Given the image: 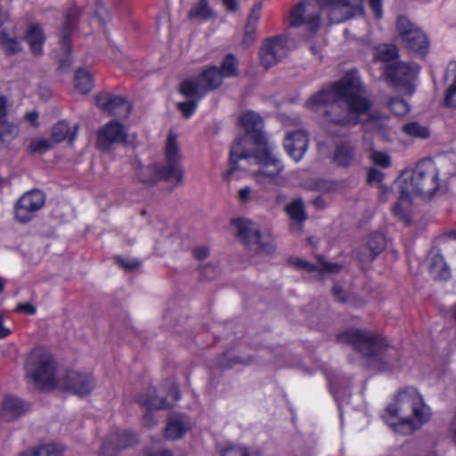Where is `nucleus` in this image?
<instances>
[{
    "label": "nucleus",
    "instance_id": "72a5a7b5",
    "mask_svg": "<svg viewBox=\"0 0 456 456\" xmlns=\"http://www.w3.org/2000/svg\"><path fill=\"white\" fill-rule=\"evenodd\" d=\"M222 77H234L239 75V61L238 59L232 53H228L224 58L221 67L218 68Z\"/></svg>",
    "mask_w": 456,
    "mask_h": 456
},
{
    "label": "nucleus",
    "instance_id": "423d86ee",
    "mask_svg": "<svg viewBox=\"0 0 456 456\" xmlns=\"http://www.w3.org/2000/svg\"><path fill=\"white\" fill-rule=\"evenodd\" d=\"M181 157L177 136L175 133L169 132L165 147L166 164L161 166L152 163L140 167L136 175L141 183L147 185H152L159 180H174L176 183H182L183 168L181 165Z\"/></svg>",
    "mask_w": 456,
    "mask_h": 456
},
{
    "label": "nucleus",
    "instance_id": "393cba45",
    "mask_svg": "<svg viewBox=\"0 0 456 456\" xmlns=\"http://www.w3.org/2000/svg\"><path fill=\"white\" fill-rule=\"evenodd\" d=\"M428 261L429 272L435 279L446 281L451 277L450 267L438 249L429 252Z\"/></svg>",
    "mask_w": 456,
    "mask_h": 456
},
{
    "label": "nucleus",
    "instance_id": "e433bc0d",
    "mask_svg": "<svg viewBox=\"0 0 456 456\" xmlns=\"http://www.w3.org/2000/svg\"><path fill=\"white\" fill-rule=\"evenodd\" d=\"M386 248V240L385 237L380 233H373L370 236L368 241V248L370 251L371 255L370 256V261H373V259L380 254Z\"/></svg>",
    "mask_w": 456,
    "mask_h": 456
},
{
    "label": "nucleus",
    "instance_id": "603ef678",
    "mask_svg": "<svg viewBox=\"0 0 456 456\" xmlns=\"http://www.w3.org/2000/svg\"><path fill=\"white\" fill-rule=\"evenodd\" d=\"M295 265L301 268V269H304L305 271H307L308 273H314V272H318L319 271V267L305 261V260H303V259H299L297 258L296 261H295Z\"/></svg>",
    "mask_w": 456,
    "mask_h": 456
},
{
    "label": "nucleus",
    "instance_id": "6e6d98bb",
    "mask_svg": "<svg viewBox=\"0 0 456 456\" xmlns=\"http://www.w3.org/2000/svg\"><path fill=\"white\" fill-rule=\"evenodd\" d=\"M332 294L337 301L346 303V298L343 295L342 288L338 284H335L332 288Z\"/></svg>",
    "mask_w": 456,
    "mask_h": 456
},
{
    "label": "nucleus",
    "instance_id": "2eb2a0df",
    "mask_svg": "<svg viewBox=\"0 0 456 456\" xmlns=\"http://www.w3.org/2000/svg\"><path fill=\"white\" fill-rule=\"evenodd\" d=\"M240 122L245 129L246 134L240 137L234 144L240 139H245L246 142L242 144V149L247 150L246 146L248 142V137L258 148L268 144L266 135L262 132L263 119L258 114L254 111L244 112L240 118Z\"/></svg>",
    "mask_w": 456,
    "mask_h": 456
},
{
    "label": "nucleus",
    "instance_id": "f03ea898",
    "mask_svg": "<svg viewBox=\"0 0 456 456\" xmlns=\"http://www.w3.org/2000/svg\"><path fill=\"white\" fill-rule=\"evenodd\" d=\"M320 10L324 12L330 23H340L362 14L361 0H303L290 12L289 26L297 28L307 25L315 32L320 27Z\"/></svg>",
    "mask_w": 456,
    "mask_h": 456
},
{
    "label": "nucleus",
    "instance_id": "3c124183",
    "mask_svg": "<svg viewBox=\"0 0 456 456\" xmlns=\"http://www.w3.org/2000/svg\"><path fill=\"white\" fill-rule=\"evenodd\" d=\"M369 5L371 8L375 17L381 19L383 16V0H369Z\"/></svg>",
    "mask_w": 456,
    "mask_h": 456
},
{
    "label": "nucleus",
    "instance_id": "13d9d810",
    "mask_svg": "<svg viewBox=\"0 0 456 456\" xmlns=\"http://www.w3.org/2000/svg\"><path fill=\"white\" fill-rule=\"evenodd\" d=\"M251 189L249 187L241 188L239 191V200L241 203H247L250 200Z\"/></svg>",
    "mask_w": 456,
    "mask_h": 456
},
{
    "label": "nucleus",
    "instance_id": "774afa93",
    "mask_svg": "<svg viewBox=\"0 0 456 456\" xmlns=\"http://www.w3.org/2000/svg\"><path fill=\"white\" fill-rule=\"evenodd\" d=\"M313 203L319 209H322L325 207V201L322 197H317Z\"/></svg>",
    "mask_w": 456,
    "mask_h": 456
},
{
    "label": "nucleus",
    "instance_id": "1a4fd4ad",
    "mask_svg": "<svg viewBox=\"0 0 456 456\" xmlns=\"http://www.w3.org/2000/svg\"><path fill=\"white\" fill-rule=\"evenodd\" d=\"M224 77L216 66L204 69L198 78L185 79L180 84V93L187 98L202 99L208 91L218 88Z\"/></svg>",
    "mask_w": 456,
    "mask_h": 456
},
{
    "label": "nucleus",
    "instance_id": "ddd939ff",
    "mask_svg": "<svg viewBox=\"0 0 456 456\" xmlns=\"http://www.w3.org/2000/svg\"><path fill=\"white\" fill-rule=\"evenodd\" d=\"M289 38L284 35L265 38L259 50L261 64L269 69L285 58L289 53Z\"/></svg>",
    "mask_w": 456,
    "mask_h": 456
},
{
    "label": "nucleus",
    "instance_id": "338daca9",
    "mask_svg": "<svg viewBox=\"0 0 456 456\" xmlns=\"http://www.w3.org/2000/svg\"><path fill=\"white\" fill-rule=\"evenodd\" d=\"M169 393L175 401L180 399L178 388L175 384L171 386Z\"/></svg>",
    "mask_w": 456,
    "mask_h": 456
},
{
    "label": "nucleus",
    "instance_id": "dca6fc26",
    "mask_svg": "<svg viewBox=\"0 0 456 456\" xmlns=\"http://www.w3.org/2000/svg\"><path fill=\"white\" fill-rule=\"evenodd\" d=\"M126 138L123 125L112 120L98 130L96 145L101 151H109L114 144L125 142Z\"/></svg>",
    "mask_w": 456,
    "mask_h": 456
},
{
    "label": "nucleus",
    "instance_id": "49530a36",
    "mask_svg": "<svg viewBox=\"0 0 456 456\" xmlns=\"http://www.w3.org/2000/svg\"><path fill=\"white\" fill-rule=\"evenodd\" d=\"M370 159L375 165H378L383 168H387L391 165L390 157L382 151H373L370 154Z\"/></svg>",
    "mask_w": 456,
    "mask_h": 456
},
{
    "label": "nucleus",
    "instance_id": "9b49d317",
    "mask_svg": "<svg viewBox=\"0 0 456 456\" xmlns=\"http://www.w3.org/2000/svg\"><path fill=\"white\" fill-rule=\"evenodd\" d=\"M419 71V67L417 64L397 61L387 64L384 75L390 86L397 89H403L405 94L411 95L415 91L413 81L416 79Z\"/></svg>",
    "mask_w": 456,
    "mask_h": 456
},
{
    "label": "nucleus",
    "instance_id": "c9c22d12",
    "mask_svg": "<svg viewBox=\"0 0 456 456\" xmlns=\"http://www.w3.org/2000/svg\"><path fill=\"white\" fill-rule=\"evenodd\" d=\"M186 431L185 425L179 419H171L168 421L165 436L167 439L176 440L181 438Z\"/></svg>",
    "mask_w": 456,
    "mask_h": 456
},
{
    "label": "nucleus",
    "instance_id": "e2e57ef3",
    "mask_svg": "<svg viewBox=\"0 0 456 456\" xmlns=\"http://www.w3.org/2000/svg\"><path fill=\"white\" fill-rule=\"evenodd\" d=\"M7 115V98L4 95H0V120L4 118Z\"/></svg>",
    "mask_w": 456,
    "mask_h": 456
},
{
    "label": "nucleus",
    "instance_id": "aec40b11",
    "mask_svg": "<svg viewBox=\"0 0 456 456\" xmlns=\"http://www.w3.org/2000/svg\"><path fill=\"white\" fill-rule=\"evenodd\" d=\"M135 441V436L130 432H116L110 436V441L103 443L101 450L102 456H116L119 449L131 446Z\"/></svg>",
    "mask_w": 456,
    "mask_h": 456
},
{
    "label": "nucleus",
    "instance_id": "4d7b16f0",
    "mask_svg": "<svg viewBox=\"0 0 456 456\" xmlns=\"http://www.w3.org/2000/svg\"><path fill=\"white\" fill-rule=\"evenodd\" d=\"M208 255H209V250H208V248H207L205 247L196 248L193 251V256H195V258H197L199 260H203V259L207 258Z\"/></svg>",
    "mask_w": 456,
    "mask_h": 456
},
{
    "label": "nucleus",
    "instance_id": "79ce46f5",
    "mask_svg": "<svg viewBox=\"0 0 456 456\" xmlns=\"http://www.w3.org/2000/svg\"><path fill=\"white\" fill-rule=\"evenodd\" d=\"M387 120V118L385 117L372 114L369 117V119L364 124V126L368 130L373 129L377 131H382L386 128Z\"/></svg>",
    "mask_w": 456,
    "mask_h": 456
},
{
    "label": "nucleus",
    "instance_id": "c85d7f7f",
    "mask_svg": "<svg viewBox=\"0 0 456 456\" xmlns=\"http://www.w3.org/2000/svg\"><path fill=\"white\" fill-rule=\"evenodd\" d=\"M25 40L28 44L30 51L35 55H40L43 53L45 43V35L42 28L37 24H31L25 35Z\"/></svg>",
    "mask_w": 456,
    "mask_h": 456
},
{
    "label": "nucleus",
    "instance_id": "2f4dec72",
    "mask_svg": "<svg viewBox=\"0 0 456 456\" xmlns=\"http://www.w3.org/2000/svg\"><path fill=\"white\" fill-rule=\"evenodd\" d=\"M74 87L81 94L90 93L94 88L92 74L85 69H78L74 76Z\"/></svg>",
    "mask_w": 456,
    "mask_h": 456
},
{
    "label": "nucleus",
    "instance_id": "58836bf2",
    "mask_svg": "<svg viewBox=\"0 0 456 456\" xmlns=\"http://www.w3.org/2000/svg\"><path fill=\"white\" fill-rule=\"evenodd\" d=\"M19 133V127L13 123L0 120V141L9 142L13 140Z\"/></svg>",
    "mask_w": 456,
    "mask_h": 456
},
{
    "label": "nucleus",
    "instance_id": "f704fd0d",
    "mask_svg": "<svg viewBox=\"0 0 456 456\" xmlns=\"http://www.w3.org/2000/svg\"><path fill=\"white\" fill-rule=\"evenodd\" d=\"M398 57V50L393 45H382L375 49L374 61L388 62Z\"/></svg>",
    "mask_w": 456,
    "mask_h": 456
},
{
    "label": "nucleus",
    "instance_id": "bf43d9fd",
    "mask_svg": "<svg viewBox=\"0 0 456 456\" xmlns=\"http://www.w3.org/2000/svg\"><path fill=\"white\" fill-rule=\"evenodd\" d=\"M17 311L23 312V313L32 315L36 313V307L29 303L20 304L17 306Z\"/></svg>",
    "mask_w": 456,
    "mask_h": 456
},
{
    "label": "nucleus",
    "instance_id": "a19ab883",
    "mask_svg": "<svg viewBox=\"0 0 456 456\" xmlns=\"http://www.w3.org/2000/svg\"><path fill=\"white\" fill-rule=\"evenodd\" d=\"M53 142L51 139H35L28 145L29 153L44 154L52 149Z\"/></svg>",
    "mask_w": 456,
    "mask_h": 456
},
{
    "label": "nucleus",
    "instance_id": "c756f323",
    "mask_svg": "<svg viewBox=\"0 0 456 456\" xmlns=\"http://www.w3.org/2000/svg\"><path fill=\"white\" fill-rule=\"evenodd\" d=\"M64 452L62 444L49 443L22 452L19 456H63Z\"/></svg>",
    "mask_w": 456,
    "mask_h": 456
},
{
    "label": "nucleus",
    "instance_id": "de8ad7c7",
    "mask_svg": "<svg viewBox=\"0 0 456 456\" xmlns=\"http://www.w3.org/2000/svg\"><path fill=\"white\" fill-rule=\"evenodd\" d=\"M444 103L448 107L456 108V79L446 91Z\"/></svg>",
    "mask_w": 456,
    "mask_h": 456
},
{
    "label": "nucleus",
    "instance_id": "f257e3e1",
    "mask_svg": "<svg viewBox=\"0 0 456 456\" xmlns=\"http://www.w3.org/2000/svg\"><path fill=\"white\" fill-rule=\"evenodd\" d=\"M306 104L310 107L328 106L325 110L328 133L337 135L333 126H346L359 123V116L371 107L364 96L360 78L354 72L346 73L340 80L313 94Z\"/></svg>",
    "mask_w": 456,
    "mask_h": 456
},
{
    "label": "nucleus",
    "instance_id": "a211bd4d",
    "mask_svg": "<svg viewBox=\"0 0 456 456\" xmlns=\"http://www.w3.org/2000/svg\"><path fill=\"white\" fill-rule=\"evenodd\" d=\"M94 387V379L90 373L72 370L66 375L65 388L77 395H87Z\"/></svg>",
    "mask_w": 456,
    "mask_h": 456
},
{
    "label": "nucleus",
    "instance_id": "cd10ccee",
    "mask_svg": "<svg viewBox=\"0 0 456 456\" xmlns=\"http://www.w3.org/2000/svg\"><path fill=\"white\" fill-rule=\"evenodd\" d=\"M137 402L148 410H163L170 407L166 397L158 395L154 387L149 388L146 394L138 396Z\"/></svg>",
    "mask_w": 456,
    "mask_h": 456
},
{
    "label": "nucleus",
    "instance_id": "4c0bfd02",
    "mask_svg": "<svg viewBox=\"0 0 456 456\" xmlns=\"http://www.w3.org/2000/svg\"><path fill=\"white\" fill-rule=\"evenodd\" d=\"M403 131L411 137L426 139L429 136L428 128L415 121L403 125Z\"/></svg>",
    "mask_w": 456,
    "mask_h": 456
},
{
    "label": "nucleus",
    "instance_id": "b1692460",
    "mask_svg": "<svg viewBox=\"0 0 456 456\" xmlns=\"http://www.w3.org/2000/svg\"><path fill=\"white\" fill-rule=\"evenodd\" d=\"M27 411L26 404L17 397H6L0 408V423L16 419Z\"/></svg>",
    "mask_w": 456,
    "mask_h": 456
},
{
    "label": "nucleus",
    "instance_id": "20e7f679",
    "mask_svg": "<svg viewBox=\"0 0 456 456\" xmlns=\"http://www.w3.org/2000/svg\"><path fill=\"white\" fill-rule=\"evenodd\" d=\"M245 139H240L231 148L230 160L231 167L226 173V177H231L237 168L236 164L241 159L248 162L254 161L260 165L258 170L254 172V177L257 183H264L265 179L274 182L276 177L283 171V165L273 153V147L270 144L264 145L256 151L242 149Z\"/></svg>",
    "mask_w": 456,
    "mask_h": 456
},
{
    "label": "nucleus",
    "instance_id": "c03bdc74",
    "mask_svg": "<svg viewBox=\"0 0 456 456\" xmlns=\"http://www.w3.org/2000/svg\"><path fill=\"white\" fill-rule=\"evenodd\" d=\"M94 15L98 17L100 21L103 24L110 20V13L104 3L101 0L95 2Z\"/></svg>",
    "mask_w": 456,
    "mask_h": 456
},
{
    "label": "nucleus",
    "instance_id": "6ab92c4d",
    "mask_svg": "<svg viewBox=\"0 0 456 456\" xmlns=\"http://www.w3.org/2000/svg\"><path fill=\"white\" fill-rule=\"evenodd\" d=\"M288 154L296 161L301 160L308 147V137L303 130L288 132L284 138Z\"/></svg>",
    "mask_w": 456,
    "mask_h": 456
},
{
    "label": "nucleus",
    "instance_id": "0e129e2a",
    "mask_svg": "<svg viewBox=\"0 0 456 456\" xmlns=\"http://www.w3.org/2000/svg\"><path fill=\"white\" fill-rule=\"evenodd\" d=\"M143 422L144 425L148 427H152L157 423L154 414L151 411L145 413Z\"/></svg>",
    "mask_w": 456,
    "mask_h": 456
},
{
    "label": "nucleus",
    "instance_id": "8fccbe9b",
    "mask_svg": "<svg viewBox=\"0 0 456 456\" xmlns=\"http://www.w3.org/2000/svg\"><path fill=\"white\" fill-rule=\"evenodd\" d=\"M117 263L126 271H133L138 268L141 265V262L135 259L128 260L121 257H117Z\"/></svg>",
    "mask_w": 456,
    "mask_h": 456
},
{
    "label": "nucleus",
    "instance_id": "7c9ffc66",
    "mask_svg": "<svg viewBox=\"0 0 456 456\" xmlns=\"http://www.w3.org/2000/svg\"><path fill=\"white\" fill-rule=\"evenodd\" d=\"M286 212L289 217L299 224L298 226H293L292 229L301 230V224L307 219L305 203L302 199H297L286 206Z\"/></svg>",
    "mask_w": 456,
    "mask_h": 456
},
{
    "label": "nucleus",
    "instance_id": "37998d69",
    "mask_svg": "<svg viewBox=\"0 0 456 456\" xmlns=\"http://www.w3.org/2000/svg\"><path fill=\"white\" fill-rule=\"evenodd\" d=\"M390 110L397 116H403L409 112L410 107L408 103L399 98L391 99L388 102Z\"/></svg>",
    "mask_w": 456,
    "mask_h": 456
},
{
    "label": "nucleus",
    "instance_id": "09e8293b",
    "mask_svg": "<svg viewBox=\"0 0 456 456\" xmlns=\"http://www.w3.org/2000/svg\"><path fill=\"white\" fill-rule=\"evenodd\" d=\"M320 267L318 272H327L330 273H336L340 271L341 266L338 264L325 262L322 257H318Z\"/></svg>",
    "mask_w": 456,
    "mask_h": 456
},
{
    "label": "nucleus",
    "instance_id": "4468645a",
    "mask_svg": "<svg viewBox=\"0 0 456 456\" xmlns=\"http://www.w3.org/2000/svg\"><path fill=\"white\" fill-rule=\"evenodd\" d=\"M45 196L40 190L25 192L15 205V217L22 224L29 222L45 205Z\"/></svg>",
    "mask_w": 456,
    "mask_h": 456
},
{
    "label": "nucleus",
    "instance_id": "7ed1b4c3",
    "mask_svg": "<svg viewBox=\"0 0 456 456\" xmlns=\"http://www.w3.org/2000/svg\"><path fill=\"white\" fill-rule=\"evenodd\" d=\"M338 343L349 344L371 363L379 364L382 370L394 369L397 364V353L390 348L384 338L360 329L347 330L338 334Z\"/></svg>",
    "mask_w": 456,
    "mask_h": 456
},
{
    "label": "nucleus",
    "instance_id": "4be33fe9",
    "mask_svg": "<svg viewBox=\"0 0 456 456\" xmlns=\"http://www.w3.org/2000/svg\"><path fill=\"white\" fill-rule=\"evenodd\" d=\"M262 7L261 2L256 3L248 16L247 22L244 27L243 38L240 43V47L243 50L248 49L256 42L257 23L261 17Z\"/></svg>",
    "mask_w": 456,
    "mask_h": 456
},
{
    "label": "nucleus",
    "instance_id": "473e14b6",
    "mask_svg": "<svg viewBox=\"0 0 456 456\" xmlns=\"http://www.w3.org/2000/svg\"><path fill=\"white\" fill-rule=\"evenodd\" d=\"M0 45L8 56L14 55L22 50V46L15 36H10L5 30L0 31Z\"/></svg>",
    "mask_w": 456,
    "mask_h": 456
},
{
    "label": "nucleus",
    "instance_id": "f3484780",
    "mask_svg": "<svg viewBox=\"0 0 456 456\" xmlns=\"http://www.w3.org/2000/svg\"><path fill=\"white\" fill-rule=\"evenodd\" d=\"M95 102L104 112L122 118H127L132 110V105L126 98L107 92L98 94Z\"/></svg>",
    "mask_w": 456,
    "mask_h": 456
},
{
    "label": "nucleus",
    "instance_id": "a878e982",
    "mask_svg": "<svg viewBox=\"0 0 456 456\" xmlns=\"http://www.w3.org/2000/svg\"><path fill=\"white\" fill-rule=\"evenodd\" d=\"M357 159L356 149L348 142H341L335 148L333 161L339 167H347Z\"/></svg>",
    "mask_w": 456,
    "mask_h": 456
},
{
    "label": "nucleus",
    "instance_id": "680f3d73",
    "mask_svg": "<svg viewBox=\"0 0 456 456\" xmlns=\"http://www.w3.org/2000/svg\"><path fill=\"white\" fill-rule=\"evenodd\" d=\"M368 179L370 182H380L383 179V173L377 169L369 171Z\"/></svg>",
    "mask_w": 456,
    "mask_h": 456
},
{
    "label": "nucleus",
    "instance_id": "5701e85b",
    "mask_svg": "<svg viewBox=\"0 0 456 456\" xmlns=\"http://www.w3.org/2000/svg\"><path fill=\"white\" fill-rule=\"evenodd\" d=\"M80 12L77 7L69 8L65 13L64 23L60 33V43L63 53L69 55L71 53L70 35L77 28Z\"/></svg>",
    "mask_w": 456,
    "mask_h": 456
},
{
    "label": "nucleus",
    "instance_id": "a18cd8bd",
    "mask_svg": "<svg viewBox=\"0 0 456 456\" xmlns=\"http://www.w3.org/2000/svg\"><path fill=\"white\" fill-rule=\"evenodd\" d=\"M190 100L177 104L178 109L183 112L185 118H190L197 109L198 99L189 98Z\"/></svg>",
    "mask_w": 456,
    "mask_h": 456
},
{
    "label": "nucleus",
    "instance_id": "412c9836",
    "mask_svg": "<svg viewBox=\"0 0 456 456\" xmlns=\"http://www.w3.org/2000/svg\"><path fill=\"white\" fill-rule=\"evenodd\" d=\"M387 425L395 433L402 435H409L419 429L428 420H420L419 418H401L390 417L388 415H381Z\"/></svg>",
    "mask_w": 456,
    "mask_h": 456
},
{
    "label": "nucleus",
    "instance_id": "bb28decb",
    "mask_svg": "<svg viewBox=\"0 0 456 456\" xmlns=\"http://www.w3.org/2000/svg\"><path fill=\"white\" fill-rule=\"evenodd\" d=\"M187 17L189 20H198L200 22H206L216 18V12L209 4V0H199L194 3Z\"/></svg>",
    "mask_w": 456,
    "mask_h": 456
},
{
    "label": "nucleus",
    "instance_id": "39448f33",
    "mask_svg": "<svg viewBox=\"0 0 456 456\" xmlns=\"http://www.w3.org/2000/svg\"><path fill=\"white\" fill-rule=\"evenodd\" d=\"M401 199L431 197L439 189V172L431 159L420 160L411 172H403L396 181Z\"/></svg>",
    "mask_w": 456,
    "mask_h": 456
},
{
    "label": "nucleus",
    "instance_id": "6e6552de",
    "mask_svg": "<svg viewBox=\"0 0 456 456\" xmlns=\"http://www.w3.org/2000/svg\"><path fill=\"white\" fill-rule=\"evenodd\" d=\"M409 411H411L413 417L420 420H429L431 417L430 408L425 403L423 396L417 388L413 387L399 389L382 415L399 417Z\"/></svg>",
    "mask_w": 456,
    "mask_h": 456
},
{
    "label": "nucleus",
    "instance_id": "69168bd1",
    "mask_svg": "<svg viewBox=\"0 0 456 456\" xmlns=\"http://www.w3.org/2000/svg\"><path fill=\"white\" fill-rule=\"evenodd\" d=\"M10 334L11 330L4 325V317L0 314V339L7 338Z\"/></svg>",
    "mask_w": 456,
    "mask_h": 456
},
{
    "label": "nucleus",
    "instance_id": "f8f14e48",
    "mask_svg": "<svg viewBox=\"0 0 456 456\" xmlns=\"http://www.w3.org/2000/svg\"><path fill=\"white\" fill-rule=\"evenodd\" d=\"M396 29L403 43L408 49L421 55L428 53L429 42L426 34L406 17L400 16L397 19Z\"/></svg>",
    "mask_w": 456,
    "mask_h": 456
},
{
    "label": "nucleus",
    "instance_id": "052dcab7",
    "mask_svg": "<svg viewBox=\"0 0 456 456\" xmlns=\"http://www.w3.org/2000/svg\"><path fill=\"white\" fill-rule=\"evenodd\" d=\"M38 117H39L38 112L34 110V111L28 112L25 115V119L28 122L31 123L35 127H37L39 126V123L37 121Z\"/></svg>",
    "mask_w": 456,
    "mask_h": 456
},
{
    "label": "nucleus",
    "instance_id": "864d4df0",
    "mask_svg": "<svg viewBox=\"0 0 456 456\" xmlns=\"http://www.w3.org/2000/svg\"><path fill=\"white\" fill-rule=\"evenodd\" d=\"M408 199H401L400 198V201L399 202H396L393 208H392V212L393 214L398 217L399 219H405L406 218V214L404 212V210L403 209V205H402V201L403 200H407Z\"/></svg>",
    "mask_w": 456,
    "mask_h": 456
},
{
    "label": "nucleus",
    "instance_id": "0eeeda50",
    "mask_svg": "<svg viewBox=\"0 0 456 456\" xmlns=\"http://www.w3.org/2000/svg\"><path fill=\"white\" fill-rule=\"evenodd\" d=\"M24 370L26 379L40 389L51 390L59 385L56 362L45 348L33 349L26 357Z\"/></svg>",
    "mask_w": 456,
    "mask_h": 456
},
{
    "label": "nucleus",
    "instance_id": "9d476101",
    "mask_svg": "<svg viewBox=\"0 0 456 456\" xmlns=\"http://www.w3.org/2000/svg\"><path fill=\"white\" fill-rule=\"evenodd\" d=\"M235 235L248 248L271 253L274 247L269 234H262L257 225L248 219L238 218L232 221Z\"/></svg>",
    "mask_w": 456,
    "mask_h": 456
},
{
    "label": "nucleus",
    "instance_id": "5fc2aeb1",
    "mask_svg": "<svg viewBox=\"0 0 456 456\" xmlns=\"http://www.w3.org/2000/svg\"><path fill=\"white\" fill-rule=\"evenodd\" d=\"M222 3L228 12H236L240 5L238 0H222Z\"/></svg>",
    "mask_w": 456,
    "mask_h": 456
},
{
    "label": "nucleus",
    "instance_id": "ea45409f",
    "mask_svg": "<svg viewBox=\"0 0 456 456\" xmlns=\"http://www.w3.org/2000/svg\"><path fill=\"white\" fill-rule=\"evenodd\" d=\"M69 134V127L65 121H60L55 124L52 129V138L53 143L62 142Z\"/></svg>",
    "mask_w": 456,
    "mask_h": 456
}]
</instances>
